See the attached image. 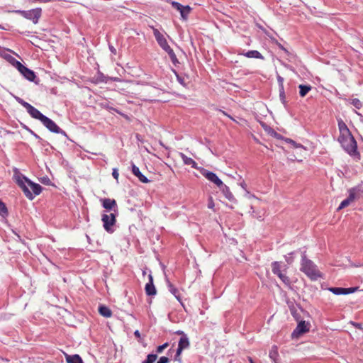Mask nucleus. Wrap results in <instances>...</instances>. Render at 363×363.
Instances as JSON below:
<instances>
[{"label":"nucleus","instance_id":"45","mask_svg":"<svg viewBox=\"0 0 363 363\" xmlns=\"http://www.w3.org/2000/svg\"><path fill=\"white\" fill-rule=\"evenodd\" d=\"M289 260H291V258H289V259H286L287 262H290Z\"/></svg>","mask_w":363,"mask_h":363},{"label":"nucleus","instance_id":"41","mask_svg":"<svg viewBox=\"0 0 363 363\" xmlns=\"http://www.w3.org/2000/svg\"><path fill=\"white\" fill-rule=\"evenodd\" d=\"M279 47L281 49V50H284L285 51H286V50L283 47L282 45H281L280 43L279 44Z\"/></svg>","mask_w":363,"mask_h":363},{"label":"nucleus","instance_id":"29","mask_svg":"<svg viewBox=\"0 0 363 363\" xmlns=\"http://www.w3.org/2000/svg\"><path fill=\"white\" fill-rule=\"evenodd\" d=\"M157 359V355L154 354H150L147 356V359L142 363H154Z\"/></svg>","mask_w":363,"mask_h":363},{"label":"nucleus","instance_id":"46","mask_svg":"<svg viewBox=\"0 0 363 363\" xmlns=\"http://www.w3.org/2000/svg\"><path fill=\"white\" fill-rule=\"evenodd\" d=\"M289 260H291V258H289V259H286L287 262H290Z\"/></svg>","mask_w":363,"mask_h":363},{"label":"nucleus","instance_id":"21","mask_svg":"<svg viewBox=\"0 0 363 363\" xmlns=\"http://www.w3.org/2000/svg\"><path fill=\"white\" fill-rule=\"evenodd\" d=\"M65 359L67 363H84L79 354L69 355L65 354Z\"/></svg>","mask_w":363,"mask_h":363},{"label":"nucleus","instance_id":"18","mask_svg":"<svg viewBox=\"0 0 363 363\" xmlns=\"http://www.w3.org/2000/svg\"><path fill=\"white\" fill-rule=\"evenodd\" d=\"M219 188L220 189V190L222 191L223 194H224L227 199H228L230 201H236V199H235L233 194L230 191L228 186L223 184V186Z\"/></svg>","mask_w":363,"mask_h":363},{"label":"nucleus","instance_id":"12","mask_svg":"<svg viewBox=\"0 0 363 363\" xmlns=\"http://www.w3.org/2000/svg\"><path fill=\"white\" fill-rule=\"evenodd\" d=\"M41 122L51 132L55 133H60L62 132L60 128L53 121H52L47 116H45V118L43 119Z\"/></svg>","mask_w":363,"mask_h":363},{"label":"nucleus","instance_id":"17","mask_svg":"<svg viewBox=\"0 0 363 363\" xmlns=\"http://www.w3.org/2000/svg\"><path fill=\"white\" fill-rule=\"evenodd\" d=\"M132 172L133 174L138 178V179L142 183H148L150 181L147 179V178L144 176L140 171L139 168L136 167L135 164L132 165Z\"/></svg>","mask_w":363,"mask_h":363},{"label":"nucleus","instance_id":"22","mask_svg":"<svg viewBox=\"0 0 363 363\" xmlns=\"http://www.w3.org/2000/svg\"><path fill=\"white\" fill-rule=\"evenodd\" d=\"M99 313L105 318H110L112 315L111 309L105 306H100L99 307Z\"/></svg>","mask_w":363,"mask_h":363},{"label":"nucleus","instance_id":"1","mask_svg":"<svg viewBox=\"0 0 363 363\" xmlns=\"http://www.w3.org/2000/svg\"><path fill=\"white\" fill-rule=\"evenodd\" d=\"M15 179L25 196L30 200L33 199L35 196L39 195L42 191V186L40 184L30 182L20 173L15 175Z\"/></svg>","mask_w":363,"mask_h":363},{"label":"nucleus","instance_id":"7","mask_svg":"<svg viewBox=\"0 0 363 363\" xmlns=\"http://www.w3.org/2000/svg\"><path fill=\"white\" fill-rule=\"evenodd\" d=\"M16 12L21 13L23 17L32 20L34 23H37L41 16V9H35L30 11H17Z\"/></svg>","mask_w":363,"mask_h":363},{"label":"nucleus","instance_id":"40","mask_svg":"<svg viewBox=\"0 0 363 363\" xmlns=\"http://www.w3.org/2000/svg\"><path fill=\"white\" fill-rule=\"evenodd\" d=\"M134 335L136 337L140 338V333L138 330H135L134 333Z\"/></svg>","mask_w":363,"mask_h":363},{"label":"nucleus","instance_id":"19","mask_svg":"<svg viewBox=\"0 0 363 363\" xmlns=\"http://www.w3.org/2000/svg\"><path fill=\"white\" fill-rule=\"evenodd\" d=\"M179 156L185 164L190 165L191 167L197 169V163L192 158L187 157L182 152L179 153Z\"/></svg>","mask_w":363,"mask_h":363},{"label":"nucleus","instance_id":"38","mask_svg":"<svg viewBox=\"0 0 363 363\" xmlns=\"http://www.w3.org/2000/svg\"><path fill=\"white\" fill-rule=\"evenodd\" d=\"M219 111L224 116H226L228 117H229L230 118L233 119V118L228 115L226 112H225L224 111H222V110H219Z\"/></svg>","mask_w":363,"mask_h":363},{"label":"nucleus","instance_id":"30","mask_svg":"<svg viewBox=\"0 0 363 363\" xmlns=\"http://www.w3.org/2000/svg\"><path fill=\"white\" fill-rule=\"evenodd\" d=\"M351 203H352L356 199V190L355 189H350L349 190V196L347 198Z\"/></svg>","mask_w":363,"mask_h":363},{"label":"nucleus","instance_id":"8","mask_svg":"<svg viewBox=\"0 0 363 363\" xmlns=\"http://www.w3.org/2000/svg\"><path fill=\"white\" fill-rule=\"evenodd\" d=\"M190 346V342L189 340V338L187 335H183L179 339V343H178V348L177 350L176 355H175V360L179 361L180 360V355L182 352V351L185 349L189 348Z\"/></svg>","mask_w":363,"mask_h":363},{"label":"nucleus","instance_id":"2","mask_svg":"<svg viewBox=\"0 0 363 363\" xmlns=\"http://www.w3.org/2000/svg\"><path fill=\"white\" fill-rule=\"evenodd\" d=\"M338 142L341 144L343 149L354 160H358L360 159V154L357 151V142L351 132L347 133L340 134L338 137Z\"/></svg>","mask_w":363,"mask_h":363},{"label":"nucleus","instance_id":"37","mask_svg":"<svg viewBox=\"0 0 363 363\" xmlns=\"http://www.w3.org/2000/svg\"><path fill=\"white\" fill-rule=\"evenodd\" d=\"M112 176L115 179H118L119 174L117 169H113Z\"/></svg>","mask_w":363,"mask_h":363},{"label":"nucleus","instance_id":"14","mask_svg":"<svg viewBox=\"0 0 363 363\" xmlns=\"http://www.w3.org/2000/svg\"><path fill=\"white\" fill-rule=\"evenodd\" d=\"M202 174L208 180L214 183L218 187L223 186V182L215 173L205 170Z\"/></svg>","mask_w":363,"mask_h":363},{"label":"nucleus","instance_id":"42","mask_svg":"<svg viewBox=\"0 0 363 363\" xmlns=\"http://www.w3.org/2000/svg\"><path fill=\"white\" fill-rule=\"evenodd\" d=\"M280 96H281V98H283V99L284 98V91H282L281 92V94H280Z\"/></svg>","mask_w":363,"mask_h":363},{"label":"nucleus","instance_id":"34","mask_svg":"<svg viewBox=\"0 0 363 363\" xmlns=\"http://www.w3.org/2000/svg\"><path fill=\"white\" fill-rule=\"evenodd\" d=\"M168 342H165L163 345L158 346L157 348V352L161 353L165 348L168 347Z\"/></svg>","mask_w":363,"mask_h":363},{"label":"nucleus","instance_id":"27","mask_svg":"<svg viewBox=\"0 0 363 363\" xmlns=\"http://www.w3.org/2000/svg\"><path fill=\"white\" fill-rule=\"evenodd\" d=\"M0 216L5 218L8 216V210L5 203L0 199Z\"/></svg>","mask_w":363,"mask_h":363},{"label":"nucleus","instance_id":"4","mask_svg":"<svg viewBox=\"0 0 363 363\" xmlns=\"http://www.w3.org/2000/svg\"><path fill=\"white\" fill-rule=\"evenodd\" d=\"M301 270L311 280H317L318 278L322 277V274L318 270L316 265H315L312 261L308 259L305 256L302 257Z\"/></svg>","mask_w":363,"mask_h":363},{"label":"nucleus","instance_id":"31","mask_svg":"<svg viewBox=\"0 0 363 363\" xmlns=\"http://www.w3.org/2000/svg\"><path fill=\"white\" fill-rule=\"evenodd\" d=\"M350 203H351V202H350L347 199H346L343 200V201L340 203V204L339 207L337 208V210H338V211H339V210H341V209H342V208H345V207L348 206Z\"/></svg>","mask_w":363,"mask_h":363},{"label":"nucleus","instance_id":"5","mask_svg":"<svg viewBox=\"0 0 363 363\" xmlns=\"http://www.w3.org/2000/svg\"><path fill=\"white\" fill-rule=\"evenodd\" d=\"M272 271L277 275L282 282L286 286L290 287L291 281L289 278L281 271V264L279 262H274L272 263Z\"/></svg>","mask_w":363,"mask_h":363},{"label":"nucleus","instance_id":"39","mask_svg":"<svg viewBox=\"0 0 363 363\" xmlns=\"http://www.w3.org/2000/svg\"><path fill=\"white\" fill-rule=\"evenodd\" d=\"M175 333H176V334H177V335H182V336H183V335H186V334H184V333L183 331H182V330H177V331H176V332H175Z\"/></svg>","mask_w":363,"mask_h":363},{"label":"nucleus","instance_id":"15","mask_svg":"<svg viewBox=\"0 0 363 363\" xmlns=\"http://www.w3.org/2000/svg\"><path fill=\"white\" fill-rule=\"evenodd\" d=\"M149 282L146 284L145 290V293L148 296H154L156 294V289L153 284V277L152 274L148 276Z\"/></svg>","mask_w":363,"mask_h":363},{"label":"nucleus","instance_id":"10","mask_svg":"<svg viewBox=\"0 0 363 363\" xmlns=\"http://www.w3.org/2000/svg\"><path fill=\"white\" fill-rule=\"evenodd\" d=\"M172 6L180 12L181 16L184 20H186L191 11V8L189 6H184L181 4L172 1Z\"/></svg>","mask_w":363,"mask_h":363},{"label":"nucleus","instance_id":"43","mask_svg":"<svg viewBox=\"0 0 363 363\" xmlns=\"http://www.w3.org/2000/svg\"><path fill=\"white\" fill-rule=\"evenodd\" d=\"M248 359L250 361V363H255L251 357H248Z\"/></svg>","mask_w":363,"mask_h":363},{"label":"nucleus","instance_id":"28","mask_svg":"<svg viewBox=\"0 0 363 363\" xmlns=\"http://www.w3.org/2000/svg\"><path fill=\"white\" fill-rule=\"evenodd\" d=\"M168 287L169 291L174 296L177 298V299L179 300V290L174 286L172 284L168 282Z\"/></svg>","mask_w":363,"mask_h":363},{"label":"nucleus","instance_id":"35","mask_svg":"<svg viewBox=\"0 0 363 363\" xmlns=\"http://www.w3.org/2000/svg\"><path fill=\"white\" fill-rule=\"evenodd\" d=\"M169 359L164 356L161 357L157 362V363H169Z\"/></svg>","mask_w":363,"mask_h":363},{"label":"nucleus","instance_id":"25","mask_svg":"<svg viewBox=\"0 0 363 363\" xmlns=\"http://www.w3.org/2000/svg\"><path fill=\"white\" fill-rule=\"evenodd\" d=\"M269 357L276 362L278 357H279V352H278V347L276 345H273L269 351Z\"/></svg>","mask_w":363,"mask_h":363},{"label":"nucleus","instance_id":"9","mask_svg":"<svg viewBox=\"0 0 363 363\" xmlns=\"http://www.w3.org/2000/svg\"><path fill=\"white\" fill-rule=\"evenodd\" d=\"M16 67L18 69V70L29 81H33L35 75V73L23 65L20 62L16 61Z\"/></svg>","mask_w":363,"mask_h":363},{"label":"nucleus","instance_id":"32","mask_svg":"<svg viewBox=\"0 0 363 363\" xmlns=\"http://www.w3.org/2000/svg\"><path fill=\"white\" fill-rule=\"evenodd\" d=\"M351 104L358 109L362 107V102L358 99H352Z\"/></svg>","mask_w":363,"mask_h":363},{"label":"nucleus","instance_id":"16","mask_svg":"<svg viewBox=\"0 0 363 363\" xmlns=\"http://www.w3.org/2000/svg\"><path fill=\"white\" fill-rule=\"evenodd\" d=\"M28 113L34 118L38 119L39 121H42L43 119L45 118V116H44L43 113H41L37 108L33 107L30 104L29 106L26 108Z\"/></svg>","mask_w":363,"mask_h":363},{"label":"nucleus","instance_id":"11","mask_svg":"<svg viewBox=\"0 0 363 363\" xmlns=\"http://www.w3.org/2000/svg\"><path fill=\"white\" fill-rule=\"evenodd\" d=\"M309 330L310 324L304 320H301L298 323V325L294 330L292 335L298 337L299 335L308 332Z\"/></svg>","mask_w":363,"mask_h":363},{"label":"nucleus","instance_id":"24","mask_svg":"<svg viewBox=\"0 0 363 363\" xmlns=\"http://www.w3.org/2000/svg\"><path fill=\"white\" fill-rule=\"evenodd\" d=\"M244 55L249 58L263 59V56L257 50H250L245 53Z\"/></svg>","mask_w":363,"mask_h":363},{"label":"nucleus","instance_id":"36","mask_svg":"<svg viewBox=\"0 0 363 363\" xmlns=\"http://www.w3.org/2000/svg\"><path fill=\"white\" fill-rule=\"evenodd\" d=\"M208 208L211 209H213L214 208V202L212 197L208 199Z\"/></svg>","mask_w":363,"mask_h":363},{"label":"nucleus","instance_id":"6","mask_svg":"<svg viewBox=\"0 0 363 363\" xmlns=\"http://www.w3.org/2000/svg\"><path fill=\"white\" fill-rule=\"evenodd\" d=\"M101 220L104 223V228L108 233H113L112 227L115 225L116 222V215L113 213L103 214Z\"/></svg>","mask_w":363,"mask_h":363},{"label":"nucleus","instance_id":"26","mask_svg":"<svg viewBox=\"0 0 363 363\" xmlns=\"http://www.w3.org/2000/svg\"><path fill=\"white\" fill-rule=\"evenodd\" d=\"M338 128L340 131V134H344L347 133L350 131L349 128H347V125L345 123V122L342 120H338Z\"/></svg>","mask_w":363,"mask_h":363},{"label":"nucleus","instance_id":"20","mask_svg":"<svg viewBox=\"0 0 363 363\" xmlns=\"http://www.w3.org/2000/svg\"><path fill=\"white\" fill-rule=\"evenodd\" d=\"M101 201L103 207L107 210H111L117 205L115 199H104Z\"/></svg>","mask_w":363,"mask_h":363},{"label":"nucleus","instance_id":"44","mask_svg":"<svg viewBox=\"0 0 363 363\" xmlns=\"http://www.w3.org/2000/svg\"><path fill=\"white\" fill-rule=\"evenodd\" d=\"M289 142H290V143H293V144H295V142H294V141H293V140L289 139Z\"/></svg>","mask_w":363,"mask_h":363},{"label":"nucleus","instance_id":"13","mask_svg":"<svg viewBox=\"0 0 363 363\" xmlns=\"http://www.w3.org/2000/svg\"><path fill=\"white\" fill-rule=\"evenodd\" d=\"M358 290V287L351 288H341V287H332L329 288V291L335 295L349 294L354 293Z\"/></svg>","mask_w":363,"mask_h":363},{"label":"nucleus","instance_id":"3","mask_svg":"<svg viewBox=\"0 0 363 363\" xmlns=\"http://www.w3.org/2000/svg\"><path fill=\"white\" fill-rule=\"evenodd\" d=\"M153 31L154 36L159 44V45L166 52H167L171 61L174 65H176L179 62L177 56L174 52V50L170 48L168 45V43L162 33H161L158 29L151 27Z\"/></svg>","mask_w":363,"mask_h":363},{"label":"nucleus","instance_id":"33","mask_svg":"<svg viewBox=\"0 0 363 363\" xmlns=\"http://www.w3.org/2000/svg\"><path fill=\"white\" fill-rule=\"evenodd\" d=\"M16 101L20 104H21L26 109L28 108V106H30V104H28V102L23 101L22 99H21L20 97H16Z\"/></svg>","mask_w":363,"mask_h":363},{"label":"nucleus","instance_id":"23","mask_svg":"<svg viewBox=\"0 0 363 363\" xmlns=\"http://www.w3.org/2000/svg\"><path fill=\"white\" fill-rule=\"evenodd\" d=\"M298 88L300 96L304 97L311 90L312 86L311 85L300 84Z\"/></svg>","mask_w":363,"mask_h":363}]
</instances>
